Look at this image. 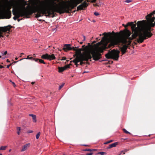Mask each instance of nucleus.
I'll return each mask as SVG.
<instances>
[{"mask_svg":"<svg viewBox=\"0 0 155 155\" xmlns=\"http://www.w3.org/2000/svg\"><path fill=\"white\" fill-rule=\"evenodd\" d=\"M19 2L24 8L20 11H15L14 8L13 9V15H15L13 18L15 20L20 17L24 16L26 18H29L30 15L36 12L37 14L36 17L38 18L47 13L48 16H50L54 14L55 12L61 14L64 12L68 13L69 11V7L62 6L59 0H48L47 1L46 5L45 7L36 6L33 8L30 7L28 8H25L27 2L25 0H20Z\"/></svg>","mask_w":155,"mask_h":155,"instance_id":"f257e3e1","label":"nucleus"},{"mask_svg":"<svg viewBox=\"0 0 155 155\" xmlns=\"http://www.w3.org/2000/svg\"><path fill=\"white\" fill-rule=\"evenodd\" d=\"M146 20L138 21L136 23V45L137 43H142L144 40L153 35L151 28L155 25V10L148 14Z\"/></svg>","mask_w":155,"mask_h":155,"instance_id":"f03ea898","label":"nucleus"},{"mask_svg":"<svg viewBox=\"0 0 155 155\" xmlns=\"http://www.w3.org/2000/svg\"><path fill=\"white\" fill-rule=\"evenodd\" d=\"M112 33L113 34L112 35L110 33L109 34L103 33V35H106L107 36L109 37V39L110 42L108 45L107 42L104 44V49L110 48L119 43L127 44V39H129L130 38L129 37L131 34V32L126 28L123 31H120L119 32L115 33L113 32Z\"/></svg>","mask_w":155,"mask_h":155,"instance_id":"7ed1b4c3","label":"nucleus"},{"mask_svg":"<svg viewBox=\"0 0 155 155\" xmlns=\"http://www.w3.org/2000/svg\"><path fill=\"white\" fill-rule=\"evenodd\" d=\"M103 51V49L101 48L98 49L96 48L86 52L84 55L77 56L73 61H71L70 62H73L76 66L78 67V63L81 61H88L89 59H91L92 57L94 60L97 61L101 58V54L100 52H102Z\"/></svg>","mask_w":155,"mask_h":155,"instance_id":"20e7f679","label":"nucleus"},{"mask_svg":"<svg viewBox=\"0 0 155 155\" xmlns=\"http://www.w3.org/2000/svg\"><path fill=\"white\" fill-rule=\"evenodd\" d=\"M120 51L113 49L109 51L108 53L105 55V57L107 59H112L115 60L117 61L119 57Z\"/></svg>","mask_w":155,"mask_h":155,"instance_id":"39448f33","label":"nucleus"},{"mask_svg":"<svg viewBox=\"0 0 155 155\" xmlns=\"http://www.w3.org/2000/svg\"><path fill=\"white\" fill-rule=\"evenodd\" d=\"M123 25L125 28L128 26H130V28L132 31L133 34L132 35L133 38H136V24H134L133 22H129L126 25L123 24Z\"/></svg>","mask_w":155,"mask_h":155,"instance_id":"423d86ee","label":"nucleus"},{"mask_svg":"<svg viewBox=\"0 0 155 155\" xmlns=\"http://www.w3.org/2000/svg\"><path fill=\"white\" fill-rule=\"evenodd\" d=\"M11 28V25H9L8 26L4 27H0V38L3 37L2 33L7 31H9Z\"/></svg>","mask_w":155,"mask_h":155,"instance_id":"0eeeda50","label":"nucleus"},{"mask_svg":"<svg viewBox=\"0 0 155 155\" xmlns=\"http://www.w3.org/2000/svg\"><path fill=\"white\" fill-rule=\"evenodd\" d=\"M84 0H72L70 5V7L71 9H73L79 3H81Z\"/></svg>","mask_w":155,"mask_h":155,"instance_id":"6e6552de","label":"nucleus"},{"mask_svg":"<svg viewBox=\"0 0 155 155\" xmlns=\"http://www.w3.org/2000/svg\"><path fill=\"white\" fill-rule=\"evenodd\" d=\"M4 15L6 18L9 19L11 17V12L9 10V9L6 10L5 8L4 9Z\"/></svg>","mask_w":155,"mask_h":155,"instance_id":"1a4fd4ad","label":"nucleus"},{"mask_svg":"<svg viewBox=\"0 0 155 155\" xmlns=\"http://www.w3.org/2000/svg\"><path fill=\"white\" fill-rule=\"evenodd\" d=\"M88 5L87 3L85 1L77 7V11H78L79 10L83 9V8L87 7Z\"/></svg>","mask_w":155,"mask_h":155,"instance_id":"9d476101","label":"nucleus"},{"mask_svg":"<svg viewBox=\"0 0 155 155\" xmlns=\"http://www.w3.org/2000/svg\"><path fill=\"white\" fill-rule=\"evenodd\" d=\"M72 48L71 47V45L70 44H64V47L63 48V50L65 51H68L72 50Z\"/></svg>","mask_w":155,"mask_h":155,"instance_id":"9b49d317","label":"nucleus"},{"mask_svg":"<svg viewBox=\"0 0 155 155\" xmlns=\"http://www.w3.org/2000/svg\"><path fill=\"white\" fill-rule=\"evenodd\" d=\"M30 143H28L24 145L22 149L21 150V152H23L26 150L30 147Z\"/></svg>","mask_w":155,"mask_h":155,"instance_id":"f8f14e48","label":"nucleus"},{"mask_svg":"<svg viewBox=\"0 0 155 155\" xmlns=\"http://www.w3.org/2000/svg\"><path fill=\"white\" fill-rule=\"evenodd\" d=\"M127 49V46L126 45H124L121 48V51L123 54H124L126 52Z\"/></svg>","mask_w":155,"mask_h":155,"instance_id":"ddd939ff","label":"nucleus"},{"mask_svg":"<svg viewBox=\"0 0 155 155\" xmlns=\"http://www.w3.org/2000/svg\"><path fill=\"white\" fill-rule=\"evenodd\" d=\"M118 144V143L117 142H115L114 143L110 144L108 147H107V149H110L111 148L115 147H116V146Z\"/></svg>","mask_w":155,"mask_h":155,"instance_id":"4468645a","label":"nucleus"},{"mask_svg":"<svg viewBox=\"0 0 155 155\" xmlns=\"http://www.w3.org/2000/svg\"><path fill=\"white\" fill-rule=\"evenodd\" d=\"M29 116L32 117L33 122L35 123L36 122V116L35 115L30 114H29Z\"/></svg>","mask_w":155,"mask_h":155,"instance_id":"2eb2a0df","label":"nucleus"},{"mask_svg":"<svg viewBox=\"0 0 155 155\" xmlns=\"http://www.w3.org/2000/svg\"><path fill=\"white\" fill-rule=\"evenodd\" d=\"M33 60L36 62H38V61H39V62L40 63L45 64H46V63L44 62V61L41 59L38 58H34L33 59Z\"/></svg>","mask_w":155,"mask_h":155,"instance_id":"dca6fc26","label":"nucleus"},{"mask_svg":"<svg viewBox=\"0 0 155 155\" xmlns=\"http://www.w3.org/2000/svg\"><path fill=\"white\" fill-rule=\"evenodd\" d=\"M55 57L54 54H52L51 55L48 54V60H51L55 59Z\"/></svg>","mask_w":155,"mask_h":155,"instance_id":"f3484780","label":"nucleus"},{"mask_svg":"<svg viewBox=\"0 0 155 155\" xmlns=\"http://www.w3.org/2000/svg\"><path fill=\"white\" fill-rule=\"evenodd\" d=\"M81 55H82L81 54V50L80 49L77 50H76V57L78 56H80Z\"/></svg>","mask_w":155,"mask_h":155,"instance_id":"a211bd4d","label":"nucleus"},{"mask_svg":"<svg viewBox=\"0 0 155 155\" xmlns=\"http://www.w3.org/2000/svg\"><path fill=\"white\" fill-rule=\"evenodd\" d=\"M48 54L46 53L45 54H43L41 56V58L43 59L48 60Z\"/></svg>","mask_w":155,"mask_h":155,"instance_id":"6ab92c4d","label":"nucleus"},{"mask_svg":"<svg viewBox=\"0 0 155 155\" xmlns=\"http://www.w3.org/2000/svg\"><path fill=\"white\" fill-rule=\"evenodd\" d=\"M58 71L59 72H61L65 70L64 67H58Z\"/></svg>","mask_w":155,"mask_h":155,"instance_id":"aec40b11","label":"nucleus"},{"mask_svg":"<svg viewBox=\"0 0 155 155\" xmlns=\"http://www.w3.org/2000/svg\"><path fill=\"white\" fill-rule=\"evenodd\" d=\"M7 147V146H2L1 147H0V150H5L6 149V148Z\"/></svg>","mask_w":155,"mask_h":155,"instance_id":"412c9836","label":"nucleus"},{"mask_svg":"<svg viewBox=\"0 0 155 155\" xmlns=\"http://www.w3.org/2000/svg\"><path fill=\"white\" fill-rule=\"evenodd\" d=\"M17 134L19 135L20 134V131L21 130V128L20 127H17Z\"/></svg>","mask_w":155,"mask_h":155,"instance_id":"4be33fe9","label":"nucleus"},{"mask_svg":"<svg viewBox=\"0 0 155 155\" xmlns=\"http://www.w3.org/2000/svg\"><path fill=\"white\" fill-rule=\"evenodd\" d=\"M29 56L30 55L28 56L27 58H24L23 59H21L20 60H21L22 59H30V60H31V59H34V58H33L32 57H29Z\"/></svg>","mask_w":155,"mask_h":155,"instance_id":"5701e85b","label":"nucleus"},{"mask_svg":"<svg viewBox=\"0 0 155 155\" xmlns=\"http://www.w3.org/2000/svg\"><path fill=\"white\" fill-rule=\"evenodd\" d=\"M106 154V153L102 152H99L97 154H100L101 155H104Z\"/></svg>","mask_w":155,"mask_h":155,"instance_id":"b1692460","label":"nucleus"},{"mask_svg":"<svg viewBox=\"0 0 155 155\" xmlns=\"http://www.w3.org/2000/svg\"><path fill=\"white\" fill-rule=\"evenodd\" d=\"M113 141V140H109V141H108L105 142H104V144H107L108 143H110L111 142H112Z\"/></svg>","mask_w":155,"mask_h":155,"instance_id":"393cba45","label":"nucleus"},{"mask_svg":"<svg viewBox=\"0 0 155 155\" xmlns=\"http://www.w3.org/2000/svg\"><path fill=\"white\" fill-rule=\"evenodd\" d=\"M40 132H39L38 133V134H36V138L37 139H38L40 136Z\"/></svg>","mask_w":155,"mask_h":155,"instance_id":"a878e982","label":"nucleus"},{"mask_svg":"<svg viewBox=\"0 0 155 155\" xmlns=\"http://www.w3.org/2000/svg\"><path fill=\"white\" fill-rule=\"evenodd\" d=\"M71 64H67V65H66L65 66H64V67L65 70H66L68 68H70V66Z\"/></svg>","mask_w":155,"mask_h":155,"instance_id":"bb28decb","label":"nucleus"},{"mask_svg":"<svg viewBox=\"0 0 155 155\" xmlns=\"http://www.w3.org/2000/svg\"><path fill=\"white\" fill-rule=\"evenodd\" d=\"M123 130L124 131V132L126 134H130V133L129 132L127 131L125 129H123Z\"/></svg>","mask_w":155,"mask_h":155,"instance_id":"cd10ccee","label":"nucleus"},{"mask_svg":"<svg viewBox=\"0 0 155 155\" xmlns=\"http://www.w3.org/2000/svg\"><path fill=\"white\" fill-rule=\"evenodd\" d=\"M64 85V83H63L61 85L59 86V89L60 90L63 87Z\"/></svg>","mask_w":155,"mask_h":155,"instance_id":"c85d7f7f","label":"nucleus"},{"mask_svg":"<svg viewBox=\"0 0 155 155\" xmlns=\"http://www.w3.org/2000/svg\"><path fill=\"white\" fill-rule=\"evenodd\" d=\"M105 40V39L104 37H103V38H102V40L101 41V42H99L97 43V44H98V45H101V43H102V42H102V40Z\"/></svg>","mask_w":155,"mask_h":155,"instance_id":"c756f323","label":"nucleus"},{"mask_svg":"<svg viewBox=\"0 0 155 155\" xmlns=\"http://www.w3.org/2000/svg\"><path fill=\"white\" fill-rule=\"evenodd\" d=\"M7 51H5L4 52L2 51V55H6L7 54Z\"/></svg>","mask_w":155,"mask_h":155,"instance_id":"7c9ffc66","label":"nucleus"},{"mask_svg":"<svg viewBox=\"0 0 155 155\" xmlns=\"http://www.w3.org/2000/svg\"><path fill=\"white\" fill-rule=\"evenodd\" d=\"M91 149H84V150H83V151H91Z\"/></svg>","mask_w":155,"mask_h":155,"instance_id":"2f4dec72","label":"nucleus"},{"mask_svg":"<svg viewBox=\"0 0 155 155\" xmlns=\"http://www.w3.org/2000/svg\"><path fill=\"white\" fill-rule=\"evenodd\" d=\"M132 1H131V0H126L125 2H126V3H129L130 2H131Z\"/></svg>","mask_w":155,"mask_h":155,"instance_id":"473e14b6","label":"nucleus"},{"mask_svg":"<svg viewBox=\"0 0 155 155\" xmlns=\"http://www.w3.org/2000/svg\"><path fill=\"white\" fill-rule=\"evenodd\" d=\"M94 14L96 16H98L99 15V13L97 12H95L94 13Z\"/></svg>","mask_w":155,"mask_h":155,"instance_id":"72a5a7b5","label":"nucleus"},{"mask_svg":"<svg viewBox=\"0 0 155 155\" xmlns=\"http://www.w3.org/2000/svg\"><path fill=\"white\" fill-rule=\"evenodd\" d=\"M66 59V58L65 57H63L62 58V59H61V60H65Z\"/></svg>","mask_w":155,"mask_h":155,"instance_id":"f704fd0d","label":"nucleus"},{"mask_svg":"<svg viewBox=\"0 0 155 155\" xmlns=\"http://www.w3.org/2000/svg\"><path fill=\"white\" fill-rule=\"evenodd\" d=\"M93 154V153L91 152L90 153H87L86 154V155H92Z\"/></svg>","mask_w":155,"mask_h":155,"instance_id":"c9c22d12","label":"nucleus"},{"mask_svg":"<svg viewBox=\"0 0 155 155\" xmlns=\"http://www.w3.org/2000/svg\"><path fill=\"white\" fill-rule=\"evenodd\" d=\"M83 41H84L86 39V38L85 36L83 35Z\"/></svg>","mask_w":155,"mask_h":155,"instance_id":"e433bc0d","label":"nucleus"},{"mask_svg":"<svg viewBox=\"0 0 155 155\" xmlns=\"http://www.w3.org/2000/svg\"><path fill=\"white\" fill-rule=\"evenodd\" d=\"M83 61H80V64L81 65H82L83 64Z\"/></svg>","mask_w":155,"mask_h":155,"instance_id":"4c0bfd02","label":"nucleus"},{"mask_svg":"<svg viewBox=\"0 0 155 155\" xmlns=\"http://www.w3.org/2000/svg\"><path fill=\"white\" fill-rule=\"evenodd\" d=\"M12 83L13 84L14 87H15L16 85V84H15V83L14 82H12Z\"/></svg>","mask_w":155,"mask_h":155,"instance_id":"58836bf2","label":"nucleus"},{"mask_svg":"<svg viewBox=\"0 0 155 155\" xmlns=\"http://www.w3.org/2000/svg\"><path fill=\"white\" fill-rule=\"evenodd\" d=\"M72 49H73L74 51H76V50H76V49L75 48H74V47H72Z\"/></svg>","mask_w":155,"mask_h":155,"instance_id":"ea45409f","label":"nucleus"},{"mask_svg":"<svg viewBox=\"0 0 155 155\" xmlns=\"http://www.w3.org/2000/svg\"><path fill=\"white\" fill-rule=\"evenodd\" d=\"M33 132L32 130H29L28 131V133H32Z\"/></svg>","mask_w":155,"mask_h":155,"instance_id":"a19ab883","label":"nucleus"},{"mask_svg":"<svg viewBox=\"0 0 155 155\" xmlns=\"http://www.w3.org/2000/svg\"><path fill=\"white\" fill-rule=\"evenodd\" d=\"M11 65V64H9L8 65H7L6 66V67L7 68H8Z\"/></svg>","mask_w":155,"mask_h":155,"instance_id":"79ce46f5","label":"nucleus"},{"mask_svg":"<svg viewBox=\"0 0 155 155\" xmlns=\"http://www.w3.org/2000/svg\"><path fill=\"white\" fill-rule=\"evenodd\" d=\"M4 68V67L3 66L1 65H0V68Z\"/></svg>","mask_w":155,"mask_h":155,"instance_id":"37998d69","label":"nucleus"},{"mask_svg":"<svg viewBox=\"0 0 155 155\" xmlns=\"http://www.w3.org/2000/svg\"><path fill=\"white\" fill-rule=\"evenodd\" d=\"M96 150V149H91V151H94Z\"/></svg>","mask_w":155,"mask_h":155,"instance_id":"c03bdc74","label":"nucleus"},{"mask_svg":"<svg viewBox=\"0 0 155 155\" xmlns=\"http://www.w3.org/2000/svg\"><path fill=\"white\" fill-rule=\"evenodd\" d=\"M21 20V19H18V22H19Z\"/></svg>","mask_w":155,"mask_h":155,"instance_id":"a18cd8bd","label":"nucleus"},{"mask_svg":"<svg viewBox=\"0 0 155 155\" xmlns=\"http://www.w3.org/2000/svg\"><path fill=\"white\" fill-rule=\"evenodd\" d=\"M83 146H89L87 145H83Z\"/></svg>","mask_w":155,"mask_h":155,"instance_id":"49530a36","label":"nucleus"},{"mask_svg":"<svg viewBox=\"0 0 155 155\" xmlns=\"http://www.w3.org/2000/svg\"><path fill=\"white\" fill-rule=\"evenodd\" d=\"M83 43V42L82 41V42H80V43L81 44H82Z\"/></svg>","mask_w":155,"mask_h":155,"instance_id":"de8ad7c7","label":"nucleus"},{"mask_svg":"<svg viewBox=\"0 0 155 155\" xmlns=\"http://www.w3.org/2000/svg\"><path fill=\"white\" fill-rule=\"evenodd\" d=\"M35 82H32V83H31V84H34Z\"/></svg>","mask_w":155,"mask_h":155,"instance_id":"09e8293b","label":"nucleus"},{"mask_svg":"<svg viewBox=\"0 0 155 155\" xmlns=\"http://www.w3.org/2000/svg\"><path fill=\"white\" fill-rule=\"evenodd\" d=\"M7 62H9V60H8V59H7Z\"/></svg>","mask_w":155,"mask_h":155,"instance_id":"8fccbe9b","label":"nucleus"},{"mask_svg":"<svg viewBox=\"0 0 155 155\" xmlns=\"http://www.w3.org/2000/svg\"><path fill=\"white\" fill-rule=\"evenodd\" d=\"M18 59V58H15V60H17V59Z\"/></svg>","mask_w":155,"mask_h":155,"instance_id":"3c124183","label":"nucleus"},{"mask_svg":"<svg viewBox=\"0 0 155 155\" xmlns=\"http://www.w3.org/2000/svg\"><path fill=\"white\" fill-rule=\"evenodd\" d=\"M9 81H10L12 83V82L11 80H9Z\"/></svg>","mask_w":155,"mask_h":155,"instance_id":"603ef678","label":"nucleus"},{"mask_svg":"<svg viewBox=\"0 0 155 155\" xmlns=\"http://www.w3.org/2000/svg\"><path fill=\"white\" fill-rule=\"evenodd\" d=\"M0 155H2V153H0Z\"/></svg>","mask_w":155,"mask_h":155,"instance_id":"864d4df0","label":"nucleus"},{"mask_svg":"<svg viewBox=\"0 0 155 155\" xmlns=\"http://www.w3.org/2000/svg\"><path fill=\"white\" fill-rule=\"evenodd\" d=\"M2 57V56L1 55H0V58H1Z\"/></svg>","mask_w":155,"mask_h":155,"instance_id":"5fc2aeb1","label":"nucleus"},{"mask_svg":"<svg viewBox=\"0 0 155 155\" xmlns=\"http://www.w3.org/2000/svg\"><path fill=\"white\" fill-rule=\"evenodd\" d=\"M11 151V149L9 150V151Z\"/></svg>","mask_w":155,"mask_h":155,"instance_id":"6e6d98bb","label":"nucleus"},{"mask_svg":"<svg viewBox=\"0 0 155 155\" xmlns=\"http://www.w3.org/2000/svg\"><path fill=\"white\" fill-rule=\"evenodd\" d=\"M128 43L129 44V43H130V42H128Z\"/></svg>","mask_w":155,"mask_h":155,"instance_id":"4d7b16f0","label":"nucleus"},{"mask_svg":"<svg viewBox=\"0 0 155 155\" xmlns=\"http://www.w3.org/2000/svg\"><path fill=\"white\" fill-rule=\"evenodd\" d=\"M33 55H34V56H35V54H33Z\"/></svg>","mask_w":155,"mask_h":155,"instance_id":"13d9d810","label":"nucleus"},{"mask_svg":"<svg viewBox=\"0 0 155 155\" xmlns=\"http://www.w3.org/2000/svg\"><path fill=\"white\" fill-rule=\"evenodd\" d=\"M134 22H135V23H136V21H134Z\"/></svg>","mask_w":155,"mask_h":155,"instance_id":"bf43d9fd","label":"nucleus"}]
</instances>
